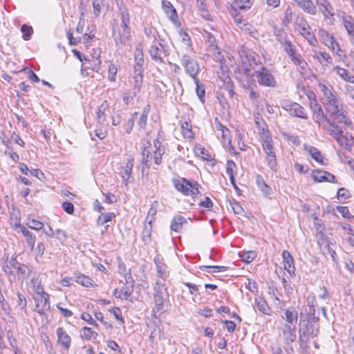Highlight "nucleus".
<instances>
[{"label": "nucleus", "mask_w": 354, "mask_h": 354, "mask_svg": "<svg viewBox=\"0 0 354 354\" xmlns=\"http://www.w3.org/2000/svg\"><path fill=\"white\" fill-rule=\"evenodd\" d=\"M318 88L324 96V104L330 117L348 127L353 128V122L347 116V111L334 88L328 82H319Z\"/></svg>", "instance_id": "nucleus-1"}, {"label": "nucleus", "mask_w": 354, "mask_h": 354, "mask_svg": "<svg viewBox=\"0 0 354 354\" xmlns=\"http://www.w3.org/2000/svg\"><path fill=\"white\" fill-rule=\"evenodd\" d=\"M255 123L259 129L263 149L266 154L265 158L266 164L272 171H277V162L271 134L267 129L264 128L265 124H263V127H261L259 117H256Z\"/></svg>", "instance_id": "nucleus-2"}, {"label": "nucleus", "mask_w": 354, "mask_h": 354, "mask_svg": "<svg viewBox=\"0 0 354 354\" xmlns=\"http://www.w3.org/2000/svg\"><path fill=\"white\" fill-rule=\"evenodd\" d=\"M326 127V131L328 133L333 136L338 144L348 151H351L352 147L354 146V137L350 133L344 132L340 127L338 126L335 122L330 123L328 121Z\"/></svg>", "instance_id": "nucleus-3"}, {"label": "nucleus", "mask_w": 354, "mask_h": 354, "mask_svg": "<svg viewBox=\"0 0 354 354\" xmlns=\"http://www.w3.org/2000/svg\"><path fill=\"white\" fill-rule=\"evenodd\" d=\"M319 333V319L317 317H313L309 321H303L299 328V340L306 343L309 337H315Z\"/></svg>", "instance_id": "nucleus-4"}, {"label": "nucleus", "mask_w": 354, "mask_h": 354, "mask_svg": "<svg viewBox=\"0 0 354 354\" xmlns=\"http://www.w3.org/2000/svg\"><path fill=\"white\" fill-rule=\"evenodd\" d=\"M165 296H168L165 284L161 281H157L154 286L153 299L155 306L153 309L154 314L161 313L164 310Z\"/></svg>", "instance_id": "nucleus-5"}, {"label": "nucleus", "mask_w": 354, "mask_h": 354, "mask_svg": "<svg viewBox=\"0 0 354 354\" xmlns=\"http://www.w3.org/2000/svg\"><path fill=\"white\" fill-rule=\"evenodd\" d=\"M181 64L185 67L186 73L194 80V82H199L196 78V75L199 72V65L195 58L188 53H185L181 57Z\"/></svg>", "instance_id": "nucleus-6"}, {"label": "nucleus", "mask_w": 354, "mask_h": 354, "mask_svg": "<svg viewBox=\"0 0 354 354\" xmlns=\"http://www.w3.org/2000/svg\"><path fill=\"white\" fill-rule=\"evenodd\" d=\"M174 185L175 188L184 195L196 196L198 193V183H192L185 178L180 180H174Z\"/></svg>", "instance_id": "nucleus-7"}, {"label": "nucleus", "mask_w": 354, "mask_h": 354, "mask_svg": "<svg viewBox=\"0 0 354 354\" xmlns=\"http://www.w3.org/2000/svg\"><path fill=\"white\" fill-rule=\"evenodd\" d=\"M258 83L263 86L275 87L277 81L270 71L263 66H260L258 70L255 71Z\"/></svg>", "instance_id": "nucleus-8"}, {"label": "nucleus", "mask_w": 354, "mask_h": 354, "mask_svg": "<svg viewBox=\"0 0 354 354\" xmlns=\"http://www.w3.org/2000/svg\"><path fill=\"white\" fill-rule=\"evenodd\" d=\"M282 47L294 64L300 67L302 70H305L306 68L308 66L307 62L304 60L300 54L296 52V47L291 41Z\"/></svg>", "instance_id": "nucleus-9"}, {"label": "nucleus", "mask_w": 354, "mask_h": 354, "mask_svg": "<svg viewBox=\"0 0 354 354\" xmlns=\"http://www.w3.org/2000/svg\"><path fill=\"white\" fill-rule=\"evenodd\" d=\"M241 59L240 68L243 73L249 77L251 75V71L254 66H257V62L252 54H248L245 51L239 52Z\"/></svg>", "instance_id": "nucleus-10"}, {"label": "nucleus", "mask_w": 354, "mask_h": 354, "mask_svg": "<svg viewBox=\"0 0 354 354\" xmlns=\"http://www.w3.org/2000/svg\"><path fill=\"white\" fill-rule=\"evenodd\" d=\"M310 108L313 112V119L315 122L319 123V124L322 126L324 130L326 131L327 124L329 125L328 121L330 123L335 122L325 115L321 105L317 103L315 100L314 102H311Z\"/></svg>", "instance_id": "nucleus-11"}, {"label": "nucleus", "mask_w": 354, "mask_h": 354, "mask_svg": "<svg viewBox=\"0 0 354 354\" xmlns=\"http://www.w3.org/2000/svg\"><path fill=\"white\" fill-rule=\"evenodd\" d=\"M296 29L308 41L309 44L313 46L317 44V40L314 34L310 32L311 28L305 19L300 20L297 24Z\"/></svg>", "instance_id": "nucleus-12"}, {"label": "nucleus", "mask_w": 354, "mask_h": 354, "mask_svg": "<svg viewBox=\"0 0 354 354\" xmlns=\"http://www.w3.org/2000/svg\"><path fill=\"white\" fill-rule=\"evenodd\" d=\"M133 166L134 159L133 158H128L127 162L118 169V174L122 177V182L125 186H127L133 180L132 169Z\"/></svg>", "instance_id": "nucleus-13"}, {"label": "nucleus", "mask_w": 354, "mask_h": 354, "mask_svg": "<svg viewBox=\"0 0 354 354\" xmlns=\"http://www.w3.org/2000/svg\"><path fill=\"white\" fill-rule=\"evenodd\" d=\"M49 298L50 295L46 292H44L34 297L35 311L40 315H43L45 312L50 310V304Z\"/></svg>", "instance_id": "nucleus-14"}, {"label": "nucleus", "mask_w": 354, "mask_h": 354, "mask_svg": "<svg viewBox=\"0 0 354 354\" xmlns=\"http://www.w3.org/2000/svg\"><path fill=\"white\" fill-rule=\"evenodd\" d=\"M282 108L288 111L292 116H296L303 119H307L308 115L305 112L304 108L296 102L285 101L281 104Z\"/></svg>", "instance_id": "nucleus-15"}, {"label": "nucleus", "mask_w": 354, "mask_h": 354, "mask_svg": "<svg viewBox=\"0 0 354 354\" xmlns=\"http://www.w3.org/2000/svg\"><path fill=\"white\" fill-rule=\"evenodd\" d=\"M311 176L313 179L317 183H337L335 176L326 171L320 169L313 170L312 171Z\"/></svg>", "instance_id": "nucleus-16"}, {"label": "nucleus", "mask_w": 354, "mask_h": 354, "mask_svg": "<svg viewBox=\"0 0 354 354\" xmlns=\"http://www.w3.org/2000/svg\"><path fill=\"white\" fill-rule=\"evenodd\" d=\"M113 39L117 46L125 44L131 37V29L129 27H121L118 32H113Z\"/></svg>", "instance_id": "nucleus-17"}, {"label": "nucleus", "mask_w": 354, "mask_h": 354, "mask_svg": "<svg viewBox=\"0 0 354 354\" xmlns=\"http://www.w3.org/2000/svg\"><path fill=\"white\" fill-rule=\"evenodd\" d=\"M162 8L167 17L174 24H177L179 22L177 11L170 1L162 0Z\"/></svg>", "instance_id": "nucleus-18"}, {"label": "nucleus", "mask_w": 354, "mask_h": 354, "mask_svg": "<svg viewBox=\"0 0 354 354\" xmlns=\"http://www.w3.org/2000/svg\"><path fill=\"white\" fill-rule=\"evenodd\" d=\"M57 342L66 350L71 346V338L63 327H58L56 330Z\"/></svg>", "instance_id": "nucleus-19"}, {"label": "nucleus", "mask_w": 354, "mask_h": 354, "mask_svg": "<svg viewBox=\"0 0 354 354\" xmlns=\"http://www.w3.org/2000/svg\"><path fill=\"white\" fill-rule=\"evenodd\" d=\"M333 72L335 73L340 79L346 82L354 84V75L347 69L339 66H335L333 68Z\"/></svg>", "instance_id": "nucleus-20"}, {"label": "nucleus", "mask_w": 354, "mask_h": 354, "mask_svg": "<svg viewBox=\"0 0 354 354\" xmlns=\"http://www.w3.org/2000/svg\"><path fill=\"white\" fill-rule=\"evenodd\" d=\"M152 149L149 146V147H145L142 152V172L144 174L146 170L149 169L151 165V161L153 159Z\"/></svg>", "instance_id": "nucleus-21"}, {"label": "nucleus", "mask_w": 354, "mask_h": 354, "mask_svg": "<svg viewBox=\"0 0 354 354\" xmlns=\"http://www.w3.org/2000/svg\"><path fill=\"white\" fill-rule=\"evenodd\" d=\"M305 12L315 15L317 8L311 0H293Z\"/></svg>", "instance_id": "nucleus-22"}, {"label": "nucleus", "mask_w": 354, "mask_h": 354, "mask_svg": "<svg viewBox=\"0 0 354 354\" xmlns=\"http://www.w3.org/2000/svg\"><path fill=\"white\" fill-rule=\"evenodd\" d=\"M153 145L154 149H152L153 162L156 165H159L162 162V156L165 151V147L158 140L154 141Z\"/></svg>", "instance_id": "nucleus-23"}, {"label": "nucleus", "mask_w": 354, "mask_h": 354, "mask_svg": "<svg viewBox=\"0 0 354 354\" xmlns=\"http://www.w3.org/2000/svg\"><path fill=\"white\" fill-rule=\"evenodd\" d=\"M160 47H158L156 45H152L149 49V53L151 59L157 64L163 63L162 53L164 51V48L160 44Z\"/></svg>", "instance_id": "nucleus-24"}, {"label": "nucleus", "mask_w": 354, "mask_h": 354, "mask_svg": "<svg viewBox=\"0 0 354 354\" xmlns=\"http://www.w3.org/2000/svg\"><path fill=\"white\" fill-rule=\"evenodd\" d=\"M304 149L306 151L313 159L321 165H325V159L321 151L313 146L304 145Z\"/></svg>", "instance_id": "nucleus-25"}, {"label": "nucleus", "mask_w": 354, "mask_h": 354, "mask_svg": "<svg viewBox=\"0 0 354 354\" xmlns=\"http://www.w3.org/2000/svg\"><path fill=\"white\" fill-rule=\"evenodd\" d=\"M109 109V104L107 101H104L96 111V120L97 123L103 125L106 121V112Z\"/></svg>", "instance_id": "nucleus-26"}, {"label": "nucleus", "mask_w": 354, "mask_h": 354, "mask_svg": "<svg viewBox=\"0 0 354 354\" xmlns=\"http://www.w3.org/2000/svg\"><path fill=\"white\" fill-rule=\"evenodd\" d=\"M282 257L284 269L290 274L294 273L295 268L294 261L290 253L287 250H284L282 253Z\"/></svg>", "instance_id": "nucleus-27"}, {"label": "nucleus", "mask_w": 354, "mask_h": 354, "mask_svg": "<svg viewBox=\"0 0 354 354\" xmlns=\"http://www.w3.org/2000/svg\"><path fill=\"white\" fill-rule=\"evenodd\" d=\"M340 19L348 35L354 32V18L351 15H346V12H342Z\"/></svg>", "instance_id": "nucleus-28"}, {"label": "nucleus", "mask_w": 354, "mask_h": 354, "mask_svg": "<svg viewBox=\"0 0 354 354\" xmlns=\"http://www.w3.org/2000/svg\"><path fill=\"white\" fill-rule=\"evenodd\" d=\"M187 223V219L180 215L176 216L173 218L170 228L172 231H175L176 232H179L182 230L184 225Z\"/></svg>", "instance_id": "nucleus-29"}, {"label": "nucleus", "mask_w": 354, "mask_h": 354, "mask_svg": "<svg viewBox=\"0 0 354 354\" xmlns=\"http://www.w3.org/2000/svg\"><path fill=\"white\" fill-rule=\"evenodd\" d=\"M15 225L17 227H21V232L22 234L24 235V236L26 237V241L28 245L29 246L30 250H32L34 249L35 243V240H36L35 236L25 227H21L19 223L18 224H15Z\"/></svg>", "instance_id": "nucleus-30"}, {"label": "nucleus", "mask_w": 354, "mask_h": 354, "mask_svg": "<svg viewBox=\"0 0 354 354\" xmlns=\"http://www.w3.org/2000/svg\"><path fill=\"white\" fill-rule=\"evenodd\" d=\"M256 183L258 186V187L261 189V191L263 192V194L265 196H268L271 194L272 193V189L271 187L268 185L263 176L260 174H257L255 178Z\"/></svg>", "instance_id": "nucleus-31"}, {"label": "nucleus", "mask_w": 354, "mask_h": 354, "mask_svg": "<svg viewBox=\"0 0 354 354\" xmlns=\"http://www.w3.org/2000/svg\"><path fill=\"white\" fill-rule=\"evenodd\" d=\"M283 335L286 342H294L296 339L295 328L289 324H285L283 329Z\"/></svg>", "instance_id": "nucleus-32"}, {"label": "nucleus", "mask_w": 354, "mask_h": 354, "mask_svg": "<svg viewBox=\"0 0 354 354\" xmlns=\"http://www.w3.org/2000/svg\"><path fill=\"white\" fill-rule=\"evenodd\" d=\"M221 88H223L225 92L226 95L230 98L232 99L234 95V84L230 77L228 75H226L223 80V85H221Z\"/></svg>", "instance_id": "nucleus-33"}, {"label": "nucleus", "mask_w": 354, "mask_h": 354, "mask_svg": "<svg viewBox=\"0 0 354 354\" xmlns=\"http://www.w3.org/2000/svg\"><path fill=\"white\" fill-rule=\"evenodd\" d=\"M135 61L136 62L134 70L136 72L142 73L143 72V64H144V59H143V54L140 48L139 47L136 48V53H135Z\"/></svg>", "instance_id": "nucleus-34"}, {"label": "nucleus", "mask_w": 354, "mask_h": 354, "mask_svg": "<svg viewBox=\"0 0 354 354\" xmlns=\"http://www.w3.org/2000/svg\"><path fill=\"white\" fill-rule=\"evenodd\" d=\"M319 12L323 15L324 19L325 20L330 19V21L333 20V17L335 15L334 10L332 5L330 3L326 4V6H322L319 8Z\"/></svg>", "instance_id": "nucleus-35"}, {"label": "nucleus", "mask_w": 354, "mask_h": 354, "mask_svg": "<svg viewBox=\"0 0 354 354\" xmlns=\"http://www.w3.org/2000/svg\"><path fill=\"white\" fill-rule=\"evenodd\" d=\"M313 57L322 65L332 64L333 62V58L331 56L325 52H315Z\"/></svg>", "instance_id": "nucleus-36"}, {"label": "nucleus", "mask_w": 354, "mask_h": 354, "mask_svg": "<svg viewBox=\"0 0 354 354\" xmlns=\"http://www.w3.org/2000/svg\"><path fill=\"white\" fill-rule=\"evenodd\" d=\"M18 263H19L14 257H12L10 260H8L7 259L5 263L3 266V270L6 273L14 275L16 265H18Z\"/></svg>", "instance_id": "nucleus-37"}, {"label": "nucleus", "mask_w": 354, "mask_h": 354, "mask_svg": "<svg viewBox=\"0 0 354 354\" xmlns=\"http://www.w3.org/2000/svg\"><path fill=\"white\" fill-rule=\"evenodd\" d=\"M286 321L287 324L295 325L297 322L298 313L294 308H288L285 310Z\"/></svg>", "instance_id": "nucleus-38"}, {"label": "nucleus", "mask_w": 354, "mask_h": 354, "mask_svg": "<svg viewBox=\"0 0 354 354\" xmlns=\"http://www.w3.org/2000/svg\"><path fill=\"white\" fill-rule=\"evenodd\" d=\"M30 286L37 295L45 292L41 286V279L39 277H32Z\"/></svg>", "instance_id": "nucleus-39"}, {"label": "nucleus", "mask_w": 354, "mask_h": 354, "mask_svg": "<svg viewBox=\"0 0 354 354\" xmlns=\"http://www.w3.org/2000/svg\"><path fill=\"white\" fill-rule=\"evenodd\" d=\"M142 73L136 72L134 70V76H133V95L136 96L140 91L142 84Z\"/></svg>", "instance_id": "nucleus-40"}, {"label": "nucleus", "mask_w": 354, "mask_h": 354, "mask_svg": "<svg viewBox=\"0 0 354 354\" xmlns=\"http://www.w3.org/2000/svg\"><path fill=\"white\" fill-rule=\"evenodd\" d=\"M306 303L309 307V313L313 317H315V307L317 305V301L313 292H310L308 295L306 297Z\"/></svg>", "instance_id": "nucleus-41"}, {"label": "nucleus", "mask_w": 354, "mask_h": 354, "mask_svg": "<svg viewBox=\"0 0 354 354\" xmlns=\"http://www.w3.org/2000/svg\"><path fill=\"white\" fill-rule=\"evenodd\" d=\"M254 0H234L233 6L240 10H247L253 5Z\"/></svg>", "instance_id": "nucleus-42"}, {"label": "nucleus", "mask_w": 354, "mask_h": 354, "mask_svg": "<svg viewBox=\"0 0 354 354\" xmlns=\"http://www.w3.org/2000/svg\"><path fill=\"white\" fill-rule=\"evenodd\" d=\"M182 133L183 136L188 139H192L194 137V132L192 129V124L187 122L185 121L181 124Z\"/></svg>", "instance_id": "nucleus-43"}, {"label": "nucleus", "mask_w": 354, "mask_h": 354, "mask_svg": "<svg viewBox=\"0 0 354 354\" xmlns=\"http://www.w3.org/2000/svg\"><path fill=\"white\" fill-rule=\"evenodd\" d=\"M149 109H150V106L148 104L144 108L143 111H142V114L140 115V118L138 122V124L139 127L144 130L146 129L147 117H148V114L149 112Z\"/></svg>", "instance_id": "nucleus-44"}, {"label": "nucleus", "mask_w": 354, "mask_h": 354, "mask_svg": "<svg viewBox=\"0 0 354 354\" xmlns=\"http://www.w3.org/2000/svg\"><path fill=\"white\" fill-rule=\"evenodd\" d=\"M239 257H241V260L247 263H251L254 260V259L257 257V252L253 250L250 251H243L241 252H239Z\"/></svg>", "instance_id": "nucleus-45"}, {"label": "nucleus", "mask_w": 354, "mask_h": 354, "mask_svg": "<svg viewBox=\"0 0 354 354\" xmlns=\"http://www.w3.org/2000/svg\"><path fill=\"white\" fill-rule=\"evenodd\" d=\"M255 303L259 311L265 315H269L270 308L266 300L259 297L255 299Z\"/></svg>", "instance_id": "nucleus-46"}, {"label": "nucleus", "mask_w": 354, "mask_h": 354, "mask_svg": "<svg viewBox=\"0 0 354 354\" xmlns=\"http://www.w3.org/2000/svg\"><path fill=\"white\" fill-rule=\"evenodd\" d=\"M120 15L121 19V27H129L130 17L129 11L126 8H120Z\"/></svg>", "instance_id": "nucleus-47"}, {"label": "nucleus", "mask_w": 354, "mask_h": 354, "mask_svg": "<svg viewBox=\"0 0 354 354\" xmlns=\"http://www.w3.org/2000/svg\"><path fill=\"white\" fill-rule=\"evenodd\" d=\"M97 333L93 330L91 328L84 326L81 330L80 337L82 339L91 340L92 338H96Z\"/></svg>", "instance_id": "nucleus-48"}, {"label": "nucleus", "mask_w": 354, "mask_h": 354, "mask_svg": "<svg viewBox=\"0 0 354 354\" xmlns=\"http://www.w3.org/2000/svg\"><path fill=\"white\" fill-rule=\"evenodd\" d=\"M130 283V286H127L125 288H122L121 290V294H120L119 295H115V297L118 298H124L125 299L130 297L133 292L134 281L131 279Z\"/></svg>", "instance_id": "nucleus-49"}, {"label": "nucleus", "mask_w": 354, "mask_h": 354, "mask_svg": "<svg viewBox=\"0 0 354 354\" xmlns=\"http://www.w3.org/2000/svg\"><path fill=\"white\" fill-rule=\"evenodd\" d=\"M75 281L83 286L88 287L92 285L93 280L84 274H78L75 277Z\"/></svg>", "instance_id": "nucleus-50"}, {"label": "nucleus", "mask_w": 354, "mask_h": 354, "mask_svg": "<svg viewBox=\"0 0 354 354\" xmlns=\"http://www.w3.org/2000/svg\"><path fill=\"white\" fill-rule=\"evenodd\" d=\"M197 7L201 12V16L204 19H208L209 12L205 3V0H196Z\"/></svg>", "instance_id": "nucleus-51"}, {"label": "nucleus", "mask_w": 354, "mask_h": 354, "mask_svg": "<svg viewBox=\"0 0 354 354\" xmlns=\"http://www.w3.org/2000/svg\"><path fill=\"white\" fill-rule=\"evenodd\" d=\"M216 127L218 131H221L223 140L224 141H225L226 140H228L229 144L230 145L231 144V141H230V140L229 138H230V130L227 127H225L224 125L221 124L220 122H218L216 125Z\"/></svg>", "instance_id": "nucleus-52"}, {"label": "nucleus", "mask_w": 354, "mask_h": 354, "mask_svg": "<svg viewBox=\"0 0 354 354\" xmlns=\"http://www.w3.org/2000/svg\"><path fill=\"white\" fill-rule=\"evenodd\" d=\"M318 34L322 42L325 45L330 44L329 42H331V41L334 39V37L331 36L328 31L325 30L323 28L319 29Z\"/></svg>", "instance_id": "nucleus-53"}, {"label": "nucleus", "mask_w": 354, "mask_h": 354, "mask_svg": "<svg viewBox=\"0 0 354 354\" xmlns=\"http://www.w3.org/2000/svg\"><path fill=\"white\" fill-rule=\"evenodd\" d=\"M21 31L23 32L22 38L26 41L29 40L33 33L32 26L26 24H23L21 26Z\"/></svg>", "instance_id": "nucleus-54"}, {"label": "nucleus", "mask_w": 354, "mask_h": 354, "mask_svg": "<svg viewBox=\"0 0 354 354\" xmlns=\"http://www.w3.org/2000/svg\"><path fill=\"white\" fill-rule=\"evenodd\" d=\"M115 217V214L113 212H109L106 214L101 213V215L99 216L97 219V223L99 225H104L109 221H111V219Z\"/></svg>", "instance_id": "nucleus-55"}, {"label": "nucleus", "mask_w": 354, "mask_h": 354, "mask_svg": "<svg viewBox=\"0 0 354 354\" xmlns=\"http://www.w3.org/2000/svg\"><path fill=\"white\" fill-rule=\"evenodd\" d=\"M90 134L92 137V139H94L93 138V135H94L99 139L102 140L106 136L107 132H106V128L102 126V127H100L99 129H96L93 130V132H90Z\"/></svg>", "instance_id": "nucleus-56"}, {"label": "nucleus", "mask_w": 354, "mask_h": 354, "mask_svg": "<svg viewBox=\"0 0 354 354\" xmlns=\"http://www.w3.org/2000/svg\"><path fill=\"white\" fill-rule=\"evenodd\" d=\"M179 35L182 37V41L187 47V50L192 51V41L189 35L182 30L179 31Z\"/></svg>", "instance_id": "nucleus-57"}, {"label": "nucleus", "mask_w": 354, "mask_h": 354, "mask_svg": "<svg viewBox=\"0 0 354 354\" xmlns=\"http://www.w3.org/2000/svg\"><path fill=\"white\" fill-rule=\"evenodd\" d=\"M330 44H326L327 46L333 53L337 54L338 56L341 57L342 55L341 53L342 50L340 48V46L339 44L333 39L331 42H329Z\"/></svg>", "instance_id": "nucleus-58"}, {"label": "nucleus", "mask_w": 354, "mask_h": 354, "mask_svg": "<svg viewBox=\"0 0 354 354\" xmlns=\"http://www.w3.org/2000/svg\"><path fill=\"white\" fill-rule=\"evenodd\" d=\"M137 115H138V113L135 112L131 115V117L128 120L127 123L124 125V129L127 133H131V131L134 126V122H135V119H136V117Z\"/></svg>", "instance_id": "nucleus-59"}, {"label": "nucleus", "mask_w": 354, "mask_h": 354, "mask_svg": "<svg viewBox=\"0 0 354 354\" xmlns=\"http://www.w3.org/2000/svg\"><path fill=\"white\" fill-rule=\"evenodd\" d=\"M236 168L235 162L232 160H227L226 164V173L229 176L230 178H232V176L234 175V170Z\"/></svg>", "instance_id": "nucleus-60"}, {"label": "nucleus", "mask_w": 354, "mask_h": 354, "mask_svg": "<svg viewBox=\"0 0 354 354\" xmlns=\"http://www.w3.org/2000/svg\"><path fill=\"white\" fill-rule=\"evenodd\" d=\"M118 69L115 65L111 64L109 66L108 78L110 81L114 82L115 80V75L117 74Z\"/></svg>", "instance_id": "nucleus-61"}, {"label": "nucleus", "mask_w": 354, "mask_h": 354, "mask_svg": "<svg viewBox=\"0 0 354 354\" xmlns=\"http://www.w3.org/2000/svg\"><path fill=\"white\" fill-rule=\"evenodd\" d=\"M102 2V0H93V15L95 17H97L100 14Z\"/></svg>", "instance_id": "nucleus-62"}, {"label": "nucleus", "mask_w": 354, "mask_h": 354, "mask_svg": "<svg viewBox=\"0 0 354 354\" xmlns=\"http://www.w3.org/2000/svg\"><path fill=\"white\" fill-rule=\"evenodd\" d=\"M28 225L31 229L39 230L43 227L44 224H43V223H41L37 220L31 219V220H29V221L28 223Z\"/></svg>", "instance_id": "nucleus-63"}, {"label": "nucleus", "mask_w": 354, "mask_h": 354, "mask_svg": "<svg viewBox=\"0 0 354 354\" xmlns=\"http://www.w3.org/2000/svg\"><path fill=\"white\" fill-rule=\"evenodd\" d=\"M344 93L346 97L354 95V86L346 84L344 86Z\"/></svg>", "instance_id": "nucleus-64"}]
</instances>
